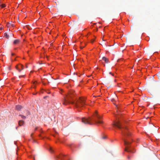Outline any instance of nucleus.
Wrapping results in <instances>:
<instances>
[{
	"label": "nucleus",
	"mask_w": 160,
	"mask_h": 160,
	"mask_svg": "<svg viewBox=\"0 0 160 160\" xmlns=\"http://www.w3.org/2000/svg\"><path fill=\"white\" fill-rule=\"evenodd\" d=\"M8 69H9V70H10V68L9 67L8 68Z\"/></svg>",
	"instance_id": "nucleus-24"
},
{
	"label": "nucleus",
	"mask_w": 160,
	"mask_h": 160,
	"mask_svg": "<svg viewBox=\"0 0 160 160\" xmlns=\"http://www.w3.org/2000/svg\"><path fill=\"white\" fill-rule=\"evenodd\" d=\"M24 123V122L23 121L21 120L18 122V124L20 126H22Z\"/></svg>",
	"instance_id": "nucleus-7"
},
{
	"label": "nucleus",
	"mask_w": 160,
	"mask_h": 160,
	"mask_svg": "<svg viewBox=\"0 0 160 160\" xmlns=\"http://www.w3.org/2000/svg\"><path fill=\"white\" fill-rule=\"evenodd\" d=\"M29 114V112L28 111L27 116H28Z\"/></svg>",
	"instance_id": "nucleus-16"
},
{
	"label": "nucleus",
	"mask_w": 160,
	"mask_h": 160,
	"mask_svg": "<svg viewBox=\"0 0 160 160\" xmlns=\"http://www.w3.org/2000/svg\"><path fill=\"white\" fill-rule=\"evenodd\" d=\"M61 156L62 157V156H63V155H61Z\"/></svg>",
	"instance_id": "nucleus-32"
},
{
	"label": "nucleus",
	"mask_w": 160,
	"mask_h": 160,
	"mask_svg": "<svg viewBox=\"0 0 160 160\" xmlns=\"http://www.w3.org/2000/svg\"><path fill=\"white\" fill-rule=\"evenodd\" d=\"M19 41L20 40L18 39H16L13 42V43L15 44H17L19 42Z\"/></svg>",
	"instance_id": "nucleus-9"
},
{
	"label": "nucleus",
	"mask_w": 160,
	"mask_h": 160,
	"mask_svg": "<svg viewBox=\"0 0 160 160\" xmlns=\"http://www.w3.org/2000/svg\"><path fill=\"white\" fill-rule=\"evenodd\" d=\"M26 68H28V66L27 65H26Z\"/></svg>",
	"instance_id": "nucleus-26"
},
{
	"label": "nucleus",
	"mask_w": 160,
	"mask_h": 160,
	"mask_svg": "<svg viewBox=\"0 0 160 160\" xmlns=\"http://www.w3.org/2000/svg\"><path fill=\"white\" fill-rule=\"evenodd\" d=\"M32 133L31 134V136H32Z\"/></svg>",
	"instance_id": "nucleus-30"
},
{
	"label": "nucleus",
	"mask_w": 160,
	"mask_h": 160,
	"mask_svg": "<svg viewBox=\"0 0 160 160\" xmlns=\"http://www.w3.org/2000/svg\"><path fill=\"white\" fill-rule=\"evenodd\" d=\"M102 59L106 63H108V59L107 58H106L105 57H103L102 58Z\"/></svg>",
	"instance_id": "nucleus-8"
},
{
	"label": "nucleus",
	"mask_w": 160,
	"mask_h": 160,
	"mask_svg": "<svg viewBox=\"0 0 160 160\" xmlns=\"http://www.w3.org/2000/svg\"><path fill=\"white\" fill-rule=\"evenodd\" d=\"M46 97H45L44 98H46Z\"/></svg>",
	"instance_id": "nucleus-31"
},
{
	"label": "nucleus",
	"mask_w": 160,
	"mask_h": 160,
	"mask_svg": "<svg viewBox=\"0 0 160 160\" xmlns=\"http://www.w3.org/2000/svg\"><path fill=\"white\" fill-rule=\"evenodd\" d=\"M37 128H35V130H37Z\"/></svg>",
	"instance_id": "nucleus-28"
},
{
	"label": "nucleus",
	"mask_w": 160,
	"mask_h": 160,
	"mask_svg": "<svg viewBox=\"0 0 160 160\" xmlns=\"http://www.w3.org/2000/svg\"><path fill=\"white\" fill-rule=\"evenodd\" d=\"M71 93L70 92L69 93L68 95L66 96V98H64L62 100V103L63 105H66L68 103H71L72 104H74L73 102H71L69 100L70 98H71L72 96L71 95Z\"/></svg>",
	"instance_id": "nucleus-3"
},
{
	"label": "nucleus",
	"mask_w": 160,
	"mask_h": 160,
	"mask_svg": "<svg viewBox=\"0 0 160 160\" xmlns=\"http://www.w3.org/2000/svg\"><path fill=\"white\" fill-rule=\"evenodd\" d=\"M5 7V5L4 4H2L1 5H0V7L1 8H4Z\"/></svg>",
	"instance_id": "nucleus-12"
},
{
	"label": "nucleus",
	"mask_w": 160,
	"mask_h": 160,
	"mask_svg": "<svg viewBox=\"0 0 160 160\" xmlns=\"http://www.w3.org/2000/svg\"><path fill=\"white\" fill-rule=\"evenodd\" d=\"M105 138V137H102V138Z\"/></svg>",
	"instance_id": "nucleus-27"
},
{
	"label": "nucleus",
	"mask_w": 160,
	"mask_h": 160,
	"mask_svg": "<svg viewBox=\"0 0 160 160\" xmlns=\"http://www.w3.org/2000/svg\"><path fill=\"white\" fill-rule=\"evenodd\" d=\"M109 73H110V74H111V72H109Z\"/></svg>",
	"instance_id": "nucleus-29"
},
{
	"label": "nucleus",
	"mask_w": 160,
	"mask_h": 160,
	"mask_svg": "<svg viewBox=\"0 0 160 160\" xmlns=\"http://www.w3.org/2000/svg\"><path fill=\"white\" fill-rule=\"evenodd\" d=\"M2 28H0V30H2Z\"/></svg>",
	"instance_id": "nucleus-22"
},
{
	"label": "nucleus",
	"mask_w": 160,
	"mask_h": 160,
	"mask_svg": "<svg viewBox=\"0 0 160 160\" xmlns=\"http://www.w3.org/2000/svg\"><path fill=\"white\" fill-rule=\"evenodd\" d=\"M8 26L11 25V26H12V27H14V24L13 23H12L11 22V23H8Z\"/></svg>",
	"instance_id": "nucleus-13"
},
{
	"label": "nucleus",
	"mask_w": 160,
	"mask_h": 160,
	"mask_svg": "<svg viewBox=\"0 0 160 160\" xmlns=\"http://www.w3.org/2000/svg\"><path fill=\"white\" fill-rule=\"evenodd\" d=\"M16 108L17 110H20L22 108V107L20 105H18L16 106Z\"/></svg>",
	"instance_id": "nucleus-6"
},
{
	"label": "nucleus",
	"mask_w": 160,
	"mask_h": 160,
	"mask_svg": "<svg viewBox=\"0 0 160 160\" xmlns=\"http://www.w3.org/2000/svg\"><path fill=\"white\" fill-rule=\"evenodd\" d=\"M114 99H112L111 101H112L113 102L114 101Z\"/></svg>",
	"instance_id": "nucleus-21"
},
{
	"label": "nucleus",
	"mask_w": 160,
	"mask_h": 160,
	"mask_svg": "<svg viewBox=\"0 0 160 160\" xmlns=\"http://www.w3.org/2000/svg\"><path fill=\"white\" fill-rule=\"evenodd\" d=\"M19 116H21L22 118L23 119H25L26 118V116H24L22 115H19Z\"/></svg>",
	"instance_id": "nucleus-10"
},
{
	"label": "nucleus",
	"mask_w": 160,
	"mask_h": 160,
	"mask_svg": "<svg viewBox=\"0 0 160 160\" xmlns=\"http://www.w3.org/2000/svg\"><path fill=\"white\" fill-rule=\"evenodd\" d=\"M113 125L114 126L116 127L121 131L122 134L124 137L123 139L124 142V145L126 146L125 150L128 152H130L131 150H128L130 147L129 145L130 144V142L128 141L127 138V137L129 138L130 137L131 133L128 131L127 128H124L122 126L119 121L114 123Z\"/></svg>",
	"instance_id": "nucleus-1"
},
{
	"label": "nucleus",
	"mask_w": 160,
	"mask_h": 160,
	"mask_svg": "<svg viewBox=\"0 0 160 160\" xmlns=\"http://www.w3.org/2000/svg\"><path fill=\"white\" fill-rule=\"evenodd\" d=\"M102 117L99 115L97 111H96L94 114L93 115V118L89 117L88 118H84L82 119V122L85 124H88L90 125H92L94 124L93 122L96 123H102V121L99 120L102 118Z\"/></svg>",
	"instance_id": "nucleus-2"
},
{
	"label": "nucleus",
	"mask_w": 160,
	"mask_h": 160,
	"mask_svg": "<svg viewBox=\"0 0 160 160\" xmlns=\"http://www.w3.org/2000/svg\"><path fill=\"white\" fill-rule=\"evenodd\" d=\"M58 158H59L62 159V157L61 156H60L58 157Z\"/></svg>",
	"instance_id": "nucleus-14"
},
{
	"label": "nucleus",
	"mask_w": 160,
	"mask_h": 160,
	"mask_svg": "<svg viewBox=\"0 0 160 160\" xmlns=\"http://www.w3.org/2000/svg\"><path fill=\"white\" fill-rule=\"evenodd\" d=\"M94 39H92L91 40V42H94Z\"/></svg>",
	"instance_id": "nucleus-18"
},
{
	"label": "nucleus",
	"mask_w": 160,
	"mask_h": 160,
	"mask_svg": "<svg viewBox=\"0 0 160 160\" xmlns=\"http://www.w3.org/2000/svg\"><path fill=\"white\" fill-rule=\"evenodd\" d=\"M16 68L18 70L19 72H20L21 70L23 69V66L22 64H19L16 66Z\"/></svg>",
	"instance_id": "nucleus-5"
},
{
	"label": "nucleus",
	"mask_w": 160,
	"mask_h": 160,
	"mask_svg": "<svg viewBox=\"0 0 160 160\" xmlns=\"http://www.w3.org/2000/svg\"><path fill=\"white\" fill-rule=\"evenodd\" d=\"M84 47H81L80 48L81 49H82Z\"/></svg>",
	"instance_id": "nucleus-20"
},
{
	"label": "nucleus",
	"mask_w": 160,
	"mask_h": 160,
	"mask_svg": "<svg viewBox=\"0 0 160 160\" xmlns=\"http://www.w3.org/2000/svg\"><path fill=\"white\" fill-rule=\"evenodd\" d=\"M50 150L51 152L52 151V148H50Z\"/></svg>",
	"instance_id": "nucleus-19"
},
{
	"label": "nucleus",
	"mask_w": 160,
	"mask_h": 160,
	"mask_svg": "<svg viewBox=\"0 0 160 160\" xmlns=\"http://www.w3.org/2000/svg\"><path fill=\"white\" fill-rule=\"evenodd\" d=\"M36 83H37V82L36 81L33 82V84H36Z\"/></svg>",
	"instance_id": "nucleus-17"
},
{
	"label": "nucleus",
	"mask_w": 160,
	"mask_h": 160,
	"mask_svg": "<svg viewBox=\"0 0 160 160\" xmlns=\"http://www.w3.org/2000/svg\"><path fill=\"white\" fill-rule=\"evenodd\" d=\"M85 99L83 98H79L75 103L76 108L83 106L85 104Z\"/></svg>",
	"instance_id": "nucleus-4"
},
{
	"label": "nucleus",
	"mask_w": 160,
	"mask_h": 160,
	"mask_svg": "<svg viewBox=\"0 0 160 160\" xmlns=\"http://www.w3.org/2000/svg\"><path fill=\"white\" fill-rule=\"evenodd\" d=\"M25 75H21V76H19V78H20L21 77H24V76Z\"/></svg>",
	"instance_id": "nucleus-15"
},
{
	"label": "nucleus",
	"mask_w": 160,
	"mask_h": 160,
	"mask_svg": "<svg viewBox=\"0 0 160 160\" xmlns=\"http://www.w3.org/2000/svg\"><path fill=\"white\" fill-rule=\"evenodd\" d=\"M42 83H43V84L46 85V84L45 83H44L43 82H42Z\"/></svg>",
	"instance_id": "nucleus-25"
},
{
	"label": "nucleus",
	"mask_w": 160,
	"mask_h": 160,
	"mask_svg": "<svg viewBox=\"0 0 160 160\" xmlns=\"http://www.w3.org/2000/svg\"><path fill=\"white\" fill-rule=\"evenodd\" d=\"M14 55V53H12V56Z\"/></svg>",
	"instance_id": "nucleus-23"
},
{
	"label": "nucleus",
	"mask_w": 160,
	"mask_h": 160,
	"mask_svg": "<svg viewBox=\"0 0 160 160\" xmlns=\"http://www.w3.org/2000/svg\"><path fill=\"white\" fill-rule=\"evenodd\" d=\"M4 36L6 37V38H8L9 36L8 35V34L7 33H4Z\"/></svg>",
	"instance_id": "nucleus-11"
}]
</instances>
